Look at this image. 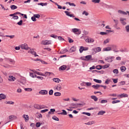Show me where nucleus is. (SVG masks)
<instances>
[{"label":"nucleus","mask_w":129,"mask_h":129,"mask_svg":"<svg viewBox=\"0 0 129 129\" xmlns=\"http://www.w3.org/2000/svg\"><path fill=\"white\" fill-rule=\"evenodd\" d=\"M53 92L54 91H53V90H50L48 93L50 95H53Z\"/></svg>","instance_id":"59"},{"label":"nucleus","mask_w":129,"mask_h":129,"mask_svg":"<svg viewBox=\"0 0 129 129\" xmlns=\"http://www.w3.org/2000/svg\"><path fill=\"white\" fill-rule=\"evenodd\" d=\"M75 51H76V48L74 46L72 47L70 49V53L75 52Z\"/></svg>","instance_id":"24"},{"label":"nucleus","mask_w":129,"mask_h":129,"mask_svg":"<svg viewBox=\"0 0 129 129\" xmlns=\"http://www.w3.org/2000/svg\"><path fill=\"white\" fill-rule=\"evenodd\" d=\"M49 111V109H44V110H42L41 111H40V112L41 113H45V112H46V111Z\"/></svg>","instance_id":"55"},{"label":"nucleus","mask_w":129,"mask_h":129,"mask_svg":"<svg viewBox=\"0 0 129 129\" xmlns=\"http://www.w3.org/2000/svg\"><path fill=\"white\" fill-rule=\"evenodd\" d=\"M125 21H126V19L122 18H120V22H121V24H122V25H126V22H125Z\"/></svg>","instance_id":"11"},{"label":"nucleus","mask_w":129,"mask_h":129,"mask_svg":"<svg viewBox=\"0 0 129 129\" xmlns=\"http://www.w3.org/2000/svg\"><path fill=\"white\" fill-rule=\"evenodd\" d=\"M28 53H30V54H32V55H33L34 57L39 56V55L37 54V53H36V52L34 51V49H30L29 50H28Z\"/></svg>","instance_id":"4"},{"label":"nucleus","mask_w":129,"mask_h":129,"mask_svg":"<svg viewBox=\"0 0 129 129\" xmlns=\"http://www.w3.org/2000/svg\"><path fill=\"white\" fill-rule=\"evenodd\" d=\"M106 32H100V35H102V36H103L104 35H107V34H108V33H111V32H112V31L106 30Z\"/></svg>","instance_id":"14"},{"label":"nucleus","mask_w":129,"mask_h":129,"mask_svg":"<svg viewBox=\"0 0 129 129\" xmlns=\"http://www.w3.org/2000/svg\"><path fill=\"white\" fill-rule=\"evenodd\" d=\"M96 69H97V70H101V69H102V66L100 65H98L96 66Z\"/></svg>","instance_id":"38"},{"label":"nucleus","mask_w":129,"mask_h":129,"mask_svg":"<svg viewBox=\"0 0 129 129\" xmlns=\"http://www.w3.org/2000/svg\"><path fill=\"white\" fill-rule=\"evenodd\" d=\"M118 102H120V100H116L112 101V104H114V103H118Z\"/></svg>","instance_id":"47"},{"label":"nucleus","mask_w":129,"mask_h":129,"mask_svg":"<svg viewBox=\"0 0 129 129\" xmlns=\"http://www.w3.org/2000/svg\"><path fill=\"white\" fill-rule=\"evenodd\" d=\"M23 118H24L26 122L29 121V115L24 114L23 115Z\"/></svg>","instance_id":"20"},{"label":"nucleus","mask_w":129,"mask_h":129,"mask_svg":"<svg viewBox=\"0 0 129 129\" xmlns=\"http://www.w3.org/2000/svg\"><path fill=\"white\" fill-rule=\"evenodd\" d=\"M94 72H97V73H100L101 74H103L104 73V71H97V70H94L93 71Z\"/></svg>","instance_id":"41"},{"label":"nucleus","mask_w":129,"mask_h":129,"mask_svg":"<svg viewBox=\"0 0 129 129\" xmlns=\"http://www.w3.org/2000/svg\"><path fill=\"white\" fill-rule=\"evenodd\" d=\"M85 84L87 86H91V83L90 82H86L85 83Z\"/></svg>","instance_id":"63"},{"label":"nucleus","mask_w":129,"mask_h":129,"mask_svg":"<svg viewBox=\"0 0 129 129\" xmlns=\"http://www.w3.org/2000/svg\"><path fill=\"white\" fill-rule=\"evenodd\" d=\"M117 97H119V98H122V97H128V95L123 93L119 95H117Z\"/></svg>","instance_id":"10"},{"label":"nucleus","mask_w":129,"mask_h":129,"mask_svg":"<svg viewBox=\"0 0 129 129\" xmlns=\"http://www.w3.org/2000/svg\"><path fill=\"white\" fill-rule=\"evenodd\" d=\"M91 98L93 99L94 101H97V100H98V98H97L96 96H91Z\"/></svg>","instance_id":"29"},{"label":"nucleus","mask_w":129,"mask_h":129,"mask_svg":"<svg viewBox=\"0 0 129 129\" xmlns=\"http://www.w3.org/2000/svg\"><path fill=\"white\" fill-rule=\"evenodd\" d=\"M114 57H106L105 60V61H107V62H109V63H110L113 61V58Z\"/></svg>","instance_id":"8"},{"label":"nucleus","mask_w":129,"mask_h":129,"mask_svg":"<svg viewBox=\"0 0 129 129\" xmlns=\"http://www.w3.org/2000/svg\"><path fill=\"white\" fill-rule=\"evenodd\" d=\"M50 74H53V73L46 72L44 74V76H50Z\"/></svg>","instance_id":"39"},{"label":"nucleus","mask_w":129,"mask_h":129,"mask_svg":"<svg viewBox=\"0 0 129 129\" xmlns=\"http://www.w3.org/2000/svg\"><path fill=\"white\" fill-rule=\"evenodd\" d=\"M84 47L83 46H81L79 49L80 51V53H82V52H83V51H84Z\"/></svg>","instance_id":"46"},{"label":"nucleus","mask_w":129,"mask_h":129,"mask_svg":"<svg viewBox=\"0 0 129 129\" xmlns=\"http://www.w3.org/2000/svg\"><path fill=\"white\" fill-rule=\"evenodd\" d=\"M94 123H95V122H94V121H91L87 123H85V124H86L87 125H92V124H94Z\"/></svg>","instance_id":"18"},{"label":"nucleus","mask_w":129,"mask_h":129,"mask_svg":"<svg viewBox=\"0 0 129 129\" xmlns=\"http://www.w3.org/2000/svg\"><path fill=\"white\" fill-rule=\"evenodd\" d=\"M118 13L119 14H121L122 15H127V14H126V13L125 12L123 11L122 10H118Z\"/></svg>","instance_id":"30"},{"label":"nucleus","mask_w":129,"mask_h":129,"mask_svg":"<svg viewBox=\"0 0 129 129\" xmlns=\"http://www.w3.org/2000/svg\"><path fill=\"white\" fill-rule=\"evenodd\" d=\"M82 60H83L84 61H92L93 59H92V56L91 55H86L84 57H82Z\"/></svg>","instance_id":"1"},{"label":"nucleus","mask_w":129,"mask_h":129,"mask_svg":"<svg viewBox=\"0 0 129 129\" xmlns=\"http://www.w3.org/2000/svg\"><path fill=\"white\" fill-rule=\"evenodd\" d=\"M17 25L19 26H22L23 25V20H20L17 23Z\"/></svg>","instance_id":"54"},{"label":"nucleus","mask_w":129,"mask_h":129,"mask_svg":"<svg viewBox=\"0 0 129 129\" xmlns=\"http://www.w3.org/2000/svg\"><path fill=\"white\" fill-rule=\"evenodd\" d=\"M53 81H54V82H55L56 83H59V82H61V80L59 79V78H53L52 79Z\"/></svg>","instance_id":"22"},{"label":"nucleus","mask_w":129,"mask_h":129,"mask_svg":"<svg viewBox=\"0 0 129 129\" xmlns=\"http://www.w3.org/2000/svg\"><path fill=\"white\" fill-rule=\"evenodd\" d=\"M47 5H48L47 3H40L38 4V6H41V7H44V6H47Z\"/></svg>","instance_id":"32"},{"label":"nucleus","mask_w":129,"mask_h":129,"mask_svg":"<svg viewBox=\"0 0 129 129\" xmlns=\"http://www.w3.org/2000/svg\"><path fill=\"white\" fill-rule=\"evenodd\" d=\"M52 119H54V120H56V121H59V118L56 116H53L52 117Z\"/></svg>","instance_id":"43"},{"label":"nucleus","mask_w":129,"mask_h":129,"mask_svg":"<svg viewBox=\"0 0 129 129\" xmlns=\"http://www.w3.org/2000/svg\"><path fill=\"white\" fill-rule=\"evenodd\" d=\"M35 76L36 77V78L39 79L40 80H43V79H44V78L43 77L37 76L36 75H35Z\"/></svg>","instance_id":"48"},{"label":"nucleus","mask_w":129,"mask_h":129,"mask_svg":"<svg viewBox=\"0 0 129 129\" xmlns=\"http://www.w3.org/2000/svg\"><path fill=\"white\" fill-rule=\"evenodd\" d=\"M72 31L73 32V33H74L75 34L78 33V35H80V34H81V31H79V30L77 28L72 29Z\"/></svg>","instance_id":"5"},{"label":"nucleus","mask_w":129,"mask_h":129,"mask_svg":"<svg viewBox=\"0 0 129 129\" xmlns=\"http://www.w3.org/2000/svg\"><path fill=\"white\" fill-rule=\"evenodd\" d=\"M65 14L68 17H70L71 18H75V16L73 14H70L71 12L68 11H64Z\"/></svg>","instance_id":"12"},{"label":"nucleus","mask_w":129,"mask_h":129,"mask_svg":"<svg viewBox=\"0 0 129 129\" xmlns=\"http://www.w3.org/2000/svg\"><path fill=\"white\" fill-rule=\"evenodd\" d=\"M62 112L58 113V114H62L63 115H67V112L65 110H62Z\"/></svg>","instance_id":"25"},{"label":"nucleus","mask_w":129,"mask_h":129,"mask_svg":"<svg viewBox=\"0 0 129 129\" xmlns=\"http://www.w3.org/2000/svg\"><path fill=\"white\" fill-rule=\"evenodd\" d=\"M66 68H67V67H66V65H63L62 66H61L59 69H60V70H65L66 69Z\"/></svg>","instance_id":"35"},{"label":"nucleus","mask_w":129,"mask_h":129,"mask_svg":"<svg viewBox=\"0 0 129 129\" xmlns=\"http://www.w3.org/2000/svg\"><path fill=\"white\" fill-rule=\"evenodd\" d=\"M86 43H93L94 42V39L93 38H87L86 39Z\"/></svg>","instance_id":"15"},{"label":"nucleus","mask_w":129,"mask_h":129,"mask_svg":"<svg viewBox=\"0 0 129 129\" xmlns=\"http://www.w3.org/2000/svg\"><path fill=\"white\" fill-rule=\"evenodd\" d=\"M82 15H85V16H88V15H89V14H88V13H87L86 11H84L83 12Z\"/></svg>","instance_id":"62"},{"label":"nucleus","mask_w":129,"mask_h":129,"mask_svg":"<svg viewBox=\"0 0 129 129\" xmlns=\"http://www.w3.org/2000/svg\"><path fill=\"white\" fill-rule=\"evenodd\" d=\"M12 19H13V20H18V19H19V16H14V17H12Z\"/></svg>","instance_id":"61"},{"label":"nucleus","mask_w":129,"mask_h":129,"mask_svg":"<svg viewBox=\"0 0 129 129\" xmlns=\"http://www.w3.org/2000/svg\"><path fill=\"white\" fill-rule=\"evenodd\" d=\"M92 3L93 4H99L100 0H92Z\"/></svg>","instance_id":"36"},{"label":"nucleus","mask_w":129,"mask_h":129,"mask_svg":"<svg viewBox=\"0 0 129 129\" xmlns=\"http://www.w3.org/2000/svg\"><path fill=\"white\" fill-rule=\"evenodd\" d=\"M42 45H51L52 44L51 40H43L41 41Z\"/></svg>","instance_id":"3"},{"label":"nucleus","mask_w":129,"mask_h":129,"mask_svg":"<svg viewBox=\"0 0 129 129\" xmlns=\"http://www.w3.org/2000/svg\"><path fill=\"white\" fill-rule=\"evenodd\" d=\"M105 113V111L101 110L99 111L97 113L98 115H103V114Z\"/></svg>","instance_id":"26"},{"label":"nucleus","mask_w":129,"mask_h":129,"mask_svg":"<svg viewBox=\"0 0 129 129\" xmlns=\"http://www.w3.org/2000/svg\"><path fill=\"white\" fill-rule=\"evenodd\" d=\"M8 80L9 81H15V80H16V78L13 76H10L9 77Z\"/></svg>","instance_id":"17"},{"label":"nucleus","mask_w":129,"mask_h":129,"mask_svg":"<svg viewBox=\"0 0 129 129\" xmlns=\"http://www.w3.org/2000/svg\"><path fill=\"white\" fill-rule=\"evenodd\" d=\"M54 96H61V93L60 92H55L54 94Z\"/></svg>","instance_id":"42"},{"label":"nucleus","mask_w":129,"mask_h":129,"mask_svg":"<svg viewBox=\"0 0 129 129\" xmlns=\"http://www.w3.org/2000/svg\"><path fill=\"white\" fill-rule=\"evenodd\" d=\"M10 8L11 10H16V9H18V7L15 5H12L10 6Z\"/></svg>","instance_id":"40"},{"label":"nucleus","mask_w":129,"mask_h":129,"mask_svg":"<svg viewBox=\"0 0 129 129\" xmlns=\"http://www.w3.org/2000/svg\"><path fill=\"white\" fill-rule=\"evenodd\" d=\"M126 32H129V26L127 25L125 27Z\"/></svg>","instance_id":"64"},{"label":"nucleus","mask_w":129,"mask_h":129,"mask_svg":"<svg viewBox=\"0 0 129 129\" xmlns=\"http://www.w3.org/2000/svg\"><path fill=\"white\" fill-rule=\"evenodd\" d=\"M92 87L94 88V89H98L99 87H101V85H93V86H92Z\"/></svg>","instance_id":"19"},{"label":"nucleus","mask_w":129,"mask_h":129,"mask_svg":"<svg viewBox=\"0 0 129 129\" xmlns=\"http://www.w3.org/2000/svg\"><path fill=\"white\" fill-rule=\"evenodd\" d=\"M120 70L121 72H124V71L126 70V68H125V67H121Z\"/></svg>","instance_id":"37"},{"label":"nucleus","mask_w":129,"mask_h":129,"mask_svg":"<svg viewBox=\"0 0 129 129\" xmlns=\"http://www.w3.org/2000/svg\"><path fill=\"white\" fill-rule=\"evenodd\" d=\"M34 107L36 108V109H42V108H44L43 106H41L40 105L35 104L34 105Z\"/></svg>","instance_id":"13"},{"label":"nucleus","mask_w":129,"mask_h":129,"mask_svg":"<svg viewBox=\"0 0 129 129\" xmlns=\"http://www.w3.org/2000/svg\"><path fill=\"white\" fill-rule=\"evenodd\" d=\"M5 103H6V104H14V103H15V102H14L13 101H7L6 102H5Z\"/></svg>","instance_id":"52"},{"label":"nucleus","mask_w":129,"mask_h":129,"mask_svg":"<svg viewBox=\"0 0 129 129\" xmlns=\"http://www.w3.org/2000/svg\"><path fill=\"white\" fill-rule=\"evenodd\" d=\"M108 67H109V64H105L103 66H102V68L103 69H105L106 68H108Z\"/></svg>","instance_id":"44"},{"label":"nucleus","mask_w":129,"mask_h":129,"mask_svg":"<svg viewBox=\"0 0 129 129\" xmlns=\"http://www.w3.org/2000/svg\"><path fill=\"white\" fill-rule=\"evenodd\" d=\"M83 114H86V115H88V116H90V115H91V114L89 112H83L82 113Z\"/></svg>","instance_id":"51"},{"label":"nucleus","mask_w":129,"mask_h":129,"mask_svg":"<svg viewBox=\"0 0 129 129\" xmlns=\"http://www.w3.org/2000/svg\"><path fill=\"white\" fill-rule=\"evenodd\" d=\"M113 73L114 74H118V70L114 69L113 70Z\"/></svg>","instance_id":"49"},{"label":"nucleus","mask_w":129,"mask_h":129,"mask_svg":"<svg viewBox=\"0 0 129 129\" xmlns=\"http://www.w3.org/2000/svg\"><path fill=\"white\" fill-rule=\"evenodd\" d=\"M113 21L115 23L114 27L115 28H116V27L117 26V25H118V20L114 19Z\"/></svg>","instance_id":"33"},{"label":"nucleus","mask_w":129,"mask_h":129,"mask_svg":"<svg viewBox=\"0 0 129 129\" xmlns=\"http://www.w3.org/2000/svg\"><path fill=\"white\" fill-rule=\"evenodd\" d=\"M67 52H68V50L66 48H64L60 51L59 54H65V53Z\"/></svg>","instance_id":"23"},{"label":"nucleus","mask_w":129,"mask_h":129,"mask_svg":"<svg viewBox=\"0 0 129 129\" xmlns=\"http://www.w3.org/2000/svg\"><path fill=\"white\" fill-rule=\"evenodd\" d=\"M53 89L54 90L60 91V90L62 89V86H61V85L58 84V85L55 86V87H54Z\"/></svg>","instance_id":"7"},{"label":"nucleus","mask_w":129,"mask_h":129,"mask_svg":"<svg viewBox=\"0 0 129 129\" xmlns=\"http://www.w3.org/2000/svg\"><path fill=\"white\" fill-rule=\"evenodd\" d=\"M101 103H107V100H102L101 101Z\"/></svg>","instance_id":"60"},{"label":"nucleus","mask_w":129,"mask_h":129,"mask_svg":"<svg viewBox=\"0 0 129 129\" xmlns=\"http://www.w3.org/2000/svg\"><path fill=\"white\" fill-rule=\"evenodd\" d=\"M107 43H109V39H107L104 41V44L106 45V44H107Z\"/></svg>","instance_id":"58"},{"label":"nucleus","mask_w":129,"mask_h":129,"mask_svg":"<svg viewBox=\"0 0 129 129\" xmlns=\"http://www.w3.org/2000/svg\"><path fill=\"white\" fill-rule=\"evenodd\" d=\"M7 96L5 94H0V100H3V99H6Z\"/></svg>","instance_id":"16"},{"label":"nucleus","mask_w":129,"mask_h":129,"mask_svg":"<svg viewBox=\"0 0 129 129\" xmlns=\"http://www.w3.org/2000/svg\"><path fill=\"white\" fill-rule=\"evenodd\" d=\"M92 51H93V52H95V53H97V52H100V51H101V48H100V47L94 48L92 49Z\"/></svg>","instance_id":"6"},{"label":"nucleus","mask_w":129,"mask_h":129,"mask_svg":"<svg viewBox=\"0 0 129 129\" xmlns=\"http://www.w3.org/2000/svg\"><path fill=\"white\" fill-rule=\"evenodd\" d=\"M50 37H51V38H54V39H56L58 36L55 34H51V35H50Z\"/></svg>","instance_id":"56"},{"label":"nucleus","mask_w":129,"mask_h":129,"mask_svg":"<svg viewBox=\"0 0 129 129\" xmlns=\"http://www.w3.org/2000/svg\"><path fill=\"white\" fill-rule=\"evenodd\" d=\"M20 48L22 49V50H29L30 48V47H29V46H28V44H27V43H24L23 44H21L20 46Z\"/></svg>","instance_id":"2"},{"label":"nucleus","mask_w":129,"mask_h":129,"mask_svg":"<svg viewBox=\"0 0 129 129\" xmlns=\"http://www.w3.org/2000/svg\"><path fill=\"white\" fill-rule=\"evenodd\" d=\"M14 118H15V116L14 115H10L9 116V119L10 120L9 121H8L6 123H8V122H10L11 121H12V120H13Z\"/></svg>","instance_id":"21"},{"label":"nucleus","mask_w":129,"mask_h":129,"mask_svg":"<svg viewBox=\"0 0 129 129\" xmlns=\"http://www.w3.org/2000/svg\"><path fill=\"white\" fill-rule=\"evenodd\" d=\"M55 6H57V9H59L60 10H61L62 9V6L58 5V4L57 3H54Z\"/></svg>","instance_id":"50"},{"label":"nucleus","mask_w":129,"mask_h":129,"mask_svg":"<svg viewBox=\"0 0 129 129\" xmlns=\"http://www.w3.org/2000/svg\"><path fill=\"white\" fill-rule=\"evenodd\" d=\"M24 90L25 91H32V90H33L32 89V88H25L24 89Z\"/></svg>","instance_id":"53"},{"label":"nucleus","mask_w":129,"mask_h":129,"mask_svg":"<svg viewBox=\"0 0 129 129\" xmlns=\"http://www.w3.org/2000/svg\"><path fill=\"white\" fill-rule=\"evenodd\" d=\"M35 74H37V75H40V76H45V75L42 73H40L39 72L35 71L34 72Z\"/></svg>","instance_id":"28"},{"label":"nucleus","mask_w":129,"mask_h":129,"mask_svg":"<svg viewBox=\"0 0 129 129\" xmlns=\"http://www.w3.org/2000/svg\"><path fill=\"white\" fill-rule=\"evenodd\" d=\"M33 16L35 17V19H40V17H41L39 14H34Z\"/></svg>","instance_id":"45"},{"label":"nucleus","mask_w":129,"mask_h":129,"mask_svg":"<svg viewBox=\"0 0 129 129\" xmlns=\"http://www.w3.org/2000/svg\"><path fill=\"white\" fill-rule=\"evenodd\" d=\"M69 5V6H71L72 7H76V5H75L74 3H71L70 2H67L66 5Z\"/></svg>","instance_id":"34"},{"label":"nucleus","mask_w":129,"mask_h":129,"mask_svg":"<svg viewBox=\"0 0 129 129\" xmlns=\"http://www.w3.org/2000/svg\"><path fill=\"white\" fill-rule=\"evenodd\" d=\"M93 81H94L95 82H96V83H101L102 82V81L100 80H97L96 79H93Z\"/></svg>","instance_id":"31"},{"label":"nucleus","mask_w":129,"mask_h":129,"mask_svg":"<svg viewBox=\"0 0 129 129\" xmlns=\"http://www.w3.org/2000/svg\"><path fill=\"white\" fill-rule=\"evenodd\" d=\"M103 51H111V47H107L104 48L103 49Z\"/></svg>","instance_id":"27"},{"label":"nucleus","mask_w":129,"mask_h":129,"mask_svg":"<svg viewBox=\"0 0 129 129\" xmlns=\"http://www.w3.org/2000/svg\"><path fill=\"white\" fill-rule=\"evenodd\" d=\"M39 93L42 95H45L46 94H48V91L46 90H41L39 92Z\"/></svg>","instance_id":"9"},{"label":"nucleus","mask_w":129,"mask_h":129,"mask_svg":"<svg viewBox=\"0 0 129 129\" xmlns=\"http://www.w3.org/2000/svg\"><path fill=\"white\" fill-rule=\"evenodd\" d=\"M109 96H112L113 97H115L117 96V95L116 94H109Z\"/></svg>","instance_id":"57"}]
</instances>
